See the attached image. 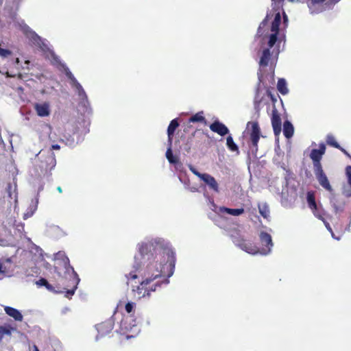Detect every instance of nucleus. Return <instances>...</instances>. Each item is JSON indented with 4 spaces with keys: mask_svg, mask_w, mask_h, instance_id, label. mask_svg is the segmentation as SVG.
<instances>
[{
    "mask_svg": "<svg viewBox=\"0 0 351 351\" xmlns=\"http://www.w3.org/2000/svg\"><path fill=\"white\" fill-rule=\"evenodd\" d=\"M135 306H136V304L134 302H128L125 305V311L128 313H132L134 311Z\"/></svg>",
    "mask_w": 351,
    "mask_h": 351,
    "instance_id": "2f4dec72",
    "label": "nucleus"
},
{
    "mask_svg": "<svg viewBox=\"0 0 351 351\" xmlns=\"http://www.w3.org/2000/svg\"><path fill=\"white\" fill-rule=\"evenodd\" d=\"M259 237L263 247L261 250L258 249V253L260 252L262 254L266 255L270 252L271 248L273 246L271 237L266 232H261Z\"/></svg>",
    "mask_w": 351,
    "mask_h": 351,
    "instance_id": "9d476101",
    "label": "nucleus"
},
{
    "mask_svg": "<svg viewBox=\"0 0 351 351\" xmlns=\"http://www.w3.org/2000/svg\"><path fill=\"white\" fill-rule=\"evenodd\" d=\"M326 152V145L322 143L319 149H313L310 153V158L313 161V169L322 167L321 160Z\"/></svg>",
    "mask_w": 351,
    "mask_h": 351,
    "instance_id": "1a4fd4ad",
    "label": "nucleus"
},
{
    "mask_svg": "<svg viewBox=\"0 0 351 351\" xmlns=\"http://www.w3.org/2000/svg\"><path fill=\"white\" fill-rule=\"evenodd\" d=\"M60 145H58V144H55V145H53L51 146V149H60Z\"/></svg>",
    "mask_w": 351,
    "mask_h": 351,
    "instance_id": "79ce46f5",
    "label": "nucleus"
},
{
    "mask_svg": "<svg viewBox=\"0 0 351 351\" xmlns=\"http://www.w3.org/2000/svg\"><path fill=\"white\" fill-rule=\"evenodd\" d=\"M12 51L9 49H2L0 47V56L3 58L8 57V56L11 55Z\"/></svg>",
    "mask_w": 351,
    "mask_h": 351,
    "instance_id": "72a5a7b5",
    "label": "nucleus"
},
{
    "mask_svg": "<svg viewBox=\"0 0 351 351\" xmlns=\"http://www.w3.org/2000/svg\"><path fill=\"white\" fill-rule=\"evenodd\" d=\"M281 23V16L280 12H278L276 14L274 19L273 20L270 30L271 32V34H270L268 40V46L269 47H273L275 43L277 41L278 35L279 33V26Z\"/></svg>",
    "mask_w": 351,
    "mask_h": 351,
    "instance_id": "6e6552de",
    "label": "nucleus"
},
{
    "mask_svg": "<svg viewBox=\"0 0 351 351\" xmlns=\"http://www.w3.org/2000/svg\"><path fill=\"white\" fill-rule=\"evenodd\" d=\"M4 311L7 315L14 318V320L19 322L23 320V315L19 310L11 306H5Z\"/></svg>",
    "mask_w": 351,
    "mask_h": 351,
    "instance_id": "f3484780",
    "label": "nucleus"
},
{
    "mask_svg": "<svg viewBox=\"0 0 351 351\" xmlns=\"http://www.w3.org/2000/svg\"><path fill=\"white\" fill-rule=\"evenodd\" d=\"M281 23V16L280 12H278L276 14L274 19L273 20L270 30L271 32V34H270L268 40V46L269 47H273L275 43L277 41L278 35L279 33V26Z\"/></svg>",
    "mask_w": 351,
    "mask_h": 351,
    "instance_id": "0eeeda50",
    "label": "nucleus"
},
{
    "mask_svg": "<svg viewBox=\"0 0 351 351\" xmlns=\"http://www.w3.org/2000/svg\"><path fill=\"white\" fill-rule=\"evenodd\" d=\"M201 180H203L213 191L216 193L219 192V184L213 176L208 173H204Z\"/></svg>",
    "mask_w": 351,
    "mask_h": 351,
    "instance_id": "2eb2a0df",
    "label": "nucleus"
},
{
    "mask_svg": "<svg viewBox=\"0 0 351 351\" xmlns=\"http://www.w3.org/2000/svg\"><path fill=\"white\" fill-rule=\"evenodd\" d=\"M190 170L195 175L197 176L198 178H199L200 179L202 178V176L204 175V173H199L198 171H197L195 168H193V167H190Z\"/></svg>",
    "mask_w": 351,
    "mask_h": 351,
    "instance_id": "e433bc0d",
    "label": "nucleus"
},
{
    "mask_svg": "<svg viewBox=\"0 0 351 351\" xmlns=\"http://www.w3.org/2000/svg\"><path fill=\"white\" fill-rule=\"evenodd\" d=\"M314 173L319 184L326 191L331 192L332 191V188L329 182V180L326 173L323 170V168L320 167L318 169H315Z\"/></svg>",
    "mask_w": 351,
    "mask_h": 351,
    "instance_id": "9b49d317",
    "label": "nucleus"
},
{
    "mask_svg": "<svg viewBox=\"0 0 351 351\" xmlns=\"http://www.w3.org/2000/svg\"><path fill=\"white\" fill-rule=\"evenodd\" d=\"M65 265L64 276L59 275L60 278L56 284V293H65V295L70 298L75 293L80 279L74 268L69 265L68 258H66Z\"/></svg>",
    "mask_w": 351,
    "mask_h": 351,
    "instance_id": "f03ea898",
    "label": "nucleus"
},
{
    "mask_svg": "<svg viewBox=\"0 0 351 351\" xmlns=\"http://www.w3.org/2000/svg\"><path fill=\"white\" fill-rule=\"evenodd\" d=\"M17 77H18L19 79H21H21H22V77H23V75H22L21 73H18V74H17Z\"/></svg>",
    "mask_w": 351,
    "mask_h": 351,
    "instance_id": "c03bdc74",
    "label": "nucleus"
},
{
    "mask_svg": "<svg viewBox=\"0 0 351 351\" xmlns=\"http://www.w3.org/2000/svg\"><path fill=\"white\" fill-rule=\"evenodd\" d=\"M284 19H285V21H286L287 19V17L285 14L284 15Z\"/></svg>",
    "mask_w": 351,
    "mask_h": 351,
    "instance_id": "de8ad7c7",
    "label": "nucleus"
},
{
    "mask_svg": "<svg viewBox=\"0 0 351 351\" xmlns=\"http://www.w3.org/2000/svg\"><path fill=\"white\" fill-rule=\"evenodd\" d=\"M138 276H139V274H136V271H132L130 272L129 274H125V278H127L128 281H129L130 280L136 279Z\"/></svg>",
    "mask_w": 351,
    "mask_h": 351,
    "instance_id": "473e14b6",
    "label": "nucleus"
},
{
    "mask_svg": "<svg viewBox=\"0 0 351 351\" xmlns=\"http://www.w3.org/2000/svg\"><path fill=\"white\" fill-rule=\"evenodd\" d=\"M307 202H308V207L312 210L314 215L315 217H317V218L322 219H323L322 216L321 215H319L317 211V204L315 202V195H314L313 193L308 192Z\"/></svg>",
    "mask_w": 351,
    "mask_h": 351,
    "instance_id": "dca6fc26",
    "label": "nucleus"
},
{
    "mask_svg": "<svg viewBox=\"0 0 351 351\" xmlns=\"http://www.w3.org/2000/svg\"><path fill=\"white\" fill-rule=\"evenodd\" d=\"M210 129L219 134L220 136H225L229 132L228 128L222 123L219 121L218 120L215 121L213 123L210 125Z\"/></svg>",
    "mask_w": 351,
    "mask_h": 351,
    "instance_id": "ddd939ff",
    "label": "nucleus"
},
{
    "mask_svg": "<svg viewBox=\"0 0 351 351\" xmlns=\"http://www.w3.org/2000/svg\"><path fill=\"white\" fill-rule=\"evenodd\" d=\"M57 190L60 193L62 192V189L61 186H58Z\"/></svg>",
    "mask_w": 351,
    "mask_h": 351,
    "instance_id": "37998d69",
    "label": "nucleus"
},
{
    "mask_svg": "<svg viewBox=\"0 0 351 351\" xmlns=\"http://www.w3.org/2000/svg\"><path fill=\"white\" fill-rule=\"evenodd\" d=\"M226 145L228 148L232 152H237L239 153V148L231 136H228L226 138Z\"/></svg>",
    "mask_w": 351,
    "mask_h": 351,
    "instance_id": "bb28decb",
    "label": "nucleus"
},
{
    "mask_svg": "<svg viewBox=\"0 0 351 351\" xmlns=\"http://www.w3.org/2000/svg\"><path fill=\"white\" fill-rule=\"evenodd\" d=\"M339 150H341L345 155H346L348 157H350L349 153L343 147L340 146V148H338Z\"/></svg>",
    "mask_w": 351,
    "mask_h": 351,
    "instance_id": "58836bf2",
    "label": "nucleus"
},
{
    "mask_svg": "<svg viewBox=\"0 0 351 351\" xmlns=\"http://www.w3.org/2000/svg\"><path fill=\"white\" fill-rule=\"evenodd\" d=\"M36 284L38 287L44 286L48 291L56 293L57 289L56 287V285L53 286L45 278H40L36 282Z\"/></svg>",
    "mask_w": 351,
    "mask_h": 351,
    "instance_id": "412c9836",
    "label": "nucleus"
},
{
    "mask_svg": "<svg viewBox=\"0 0 351 351\" xmlns=\"http://www.w3.org/2000/svg\"><path fill=\"white\" fill-rule=\"evenodd\" d=\"M271 125L274 134L276 136L279 135L281 132L282 121L280 116L276 108L272 110Z\"/></svg>",
    "mask_w": 351,
    "mask_h": 351,
    "instance_id": "f8f14e48",
    "label": "nucleus"
},
{
    "mask_svg": "<svg viewBox=\"0 0 351 351\" xmlns=\"http://www.w3.org/2000/svg\"><path fill=\"white\" fill-rule=\"evenodd\" d=\"M258 208L261 215L265 219H268L269 217V208L268 205L266 203L262 204H258Z\"/></svg>",
    "mask_w": 351,
    "mask_h": 351,
    "instance_id": "a878e982",
    "label": "nucleus"
},
{
    "mask_svg": "<svg viewBox=\"0 0 351 351\" xmlns=\"http://www.w3.org/2000/svg\"><path fill=\"white\" fill-rule=\"evenodd\" d=\"M112 329V325L110 322H103L97 326V330L101 335L108 333Z\"/></svg>",
    "mask_w": 351,
    "mask_h": 351,
    "instance_id": "4be33fe9",
    "label": "nucleus"
},
{
    "mask_svg": "<svg viewBox=\"0 0 351 351\" xmlns=\"http://www.w3.org/2000/svg\"><path fill=\"white\" fill-rule=\"evenodd\" d=\"M245 133L248 136V147L251 149L252 153L256 154L258 149V144L262 136L258 121L247 122Z\"/></svg>",
    "mask_w": 351,
    "mask_h": 351,
    "instance_id": "7ed1b4c3",
    "label": "nucleus"
},
{
    "mask_svg": "<svg viewBox=\"0 0 351 351\" xmlns=\"http://www.w3.org/2000/svg\"><path fill=\"white\" fill-rule=\"evenodd\" d=\"M221 210L233 216H239L244 213L243 208H229L223 207L221 208Z\"/></svg>",
    "mask_w": 351,
    "mask_h": 351,
    "instance_id": "393cba45",
    "label": "nucleus"
},
{
    "mask_svg": "<svg viewBox=\"0 0 351 351\" xmlns=\"http://www.w3.org/2000/svg\"><path fill=\"white\" fill-rule=\"evenodd\" d=\"M178 126H179V123L176 119H173L170 122V123L168 126V128H167V135H168L169 141L170 142L171 141L172 137L174 134V132Z\"/></svg>",
    "mask_w": 351,
    "mask_h": 351,
    "instance_id": "aec40b11",
    "label": "nucleus"
},
{
    "mask_svg": "<svg viewBox=\"0 0 351 351\" xmlns=\"http://www.w3.org/2000/svg\"><path fill=\"white\" fill-rule=\"evenodd\" d=\"M64 73L66 76L71 81V86L75 88L79 98L81 99L82 102L85 104V102L88 101V97L86 95V92L84 91L82 85L77 82L76 78L74 77L73 73L71 72L67 66H64Z\"/></svg>",
    "mask_w": 351,
    "mask_h": 351,
    "instance_id": "39448f33",
    "label": "nucleus"
},
{
    "mask_svg": "<svg viewBox=\"0 0 351 351\" xmlns=\"http://www.w3.org/2000/svg\"><path fill=\"white\" fill-rule=\"evenodd\" d=\"M48 161L49 162V165H51L49 170L51 171L55 166H56V159L53 156V154H52L48 158Z\"/></svg>",
    "mask_w": 351,
    "mask_h": 351,
    "instance_id": "f704fd0d",
    "label": "nucleus"
},
{
    "mask_svg": "<svg viewBox=\"0 0 351 351\" xmlns=\"http://www.w3.org/2000/svg\"><path fill=\"white\" fill-rule=\"evenodd\" d=\"M12 330H14L13 328L9 326H0V336H3L4 335L11 336Z\"/></svg>",
    "mask_w": 351,
    "mask_h": 351,
    "instance_id": "c756f323",
    "label": "nucleus"
},
{
    "mask_svg": "<svg viewBox=\"0 0 351 351\" xmlns=\"http://www.w3.org/2000/svg\"><path fill=\"white\" fill-rule=\"evenodd\" d=\"M261 102V99L258 98V94L256 95L254 99V106L255 108H258L260 106V104Z\"/></svg>",
    "mask_w": 351,
    "mask_h": 351,
    "instance_id": "4c0bfd02",
    "label": "nucleus"
},
{
    "mask_svg": "<svg viewBox=\"0 0 351 351\" xmlns=\"http://www.w3.org/2000/svg\"><path fill=\"white\" fill-rule=\"evenodd\" d=\"M34 108L39 117H47L50 114V106L47 102L43 104L36 103L34 105Z\"/></svg>",
    "mask_w": 351,
    "mask_h": 351,
    "instance_id": "4468645a",
    "label": "nucleus"
},
{
    "mask_svg": "<svg viewBox=\"0 0 351 351\" xmlns=\"http://www.w3.org/2000/svg\"><path fill=\"white\" fill-rule=\"evenodd\" d=\"M5 76L7 77H14L16 76V75H12L11 73H10L8 71H7L5 73Z\"/></svg>",
    "mask_w": 351,
    "mask_h": 351,
    "instance_id": "a19ab883",
    "label": "nucleus"
},
{
    "mask_svg": "<svg viewBox=\"0 0 351 351\" xmlns=\"http://www.w3.org/2000/svg\"><path fill=\"white\" fill-rule=\"evenodd\" d=\"M166 157L169 162L171 164H176L178 162V160L176 158H175L173 155L171 147L168 148V149L166 152Z\"/></svg>",
    "mask_w": 351,
    "mask_h": 351,
    "instance_id": "7c9ffc66",
    "label": "nucleus"
},
{
    "mask_svg": "<svg viewBox=\"0 0 351 351\" xmlns=\"http://www.w3.org/2000/svg\"><path fill=\"white\" fill-rule=\"evenodd\" d=\"M138 251L145 260L143 267L138 270L143 280L138 285L132 287V291L140 300L149 298L162 284L169 282L168 278L175 270L176 256L172 250L163 247L156 241L142 243Z\"/></svg>",
    "mask_w": 351,
    "mask_h": 351,
    "instance_id": "f257e3e1",
    "label": "nucleus"
},
{
    "mask_svg": "<svg viewBox=\"0 0 351 351\" xmlns=\"http://www.w3.org/2000/svg\"><path fill=\"white\" fill-rule=\"evenodd\" d=\"M277 88L278 90L283 95L288 93L289 90L287 86L286 80L283 78H280L278 80L277 83Z\"/></svg>",
    "mask_w": 351,
    "mask_h": 351,
    "instance_id": "b1692460",
    "label": "nucleus"
},
{
    "mask_svg": "<svg viewBox=\"0 0 351 351\" xmlns=\"http://www.w3.org/2000/svg\"><path fill=\"white\" fill-rule=\"evenodd\" d=\"M33 351H39L38 347L36 346H34V350Z\"/></svg>",
    "mask_w": 351,
    "mask_h": 351,
    "instance_id": "a18cd8bd",
    "label": "nucleus"
},
{
    "mask_svg": "<svg viewBox=\"0 0 351 351\" xmlns=\"http://www.w3.org/2000/svg\"><path fill=\"white\" fill-rule=\"evenodd\" d=\"M281 23V16L280 12H278L276 14L274 19L273 20L270 30L271 32V34H270L268 40V46L269 47H273L275 43L277 41L278 35L279 33V26Z\"/></svg>",
    "mask_w": 351,
    "mask_h": 351,
    "instance_id": "423d86ee",
    "label": "nucleus"
},
{
    "mask_svg": "<svg viewBox=\"0 0 351 351\" xmlns=\"http://www.w3.org/2000/svg\"><path fill=\"white\" fill-rule=\"evenodd\" d=\"M270 48L263 49L260 58L259 64L262 66H267L271 58Z\"/></svg>",
    "mask_w": 351,
    "mask_h": 351,
    "instance_id": "a211bd4d",
    "label": "nucleus"
},
{
    "mask_svg": "<svg viewBox=\"0 0 351 351\" xmlns=\"http://www.w3.org/2000/svg\"><path fill=\"white\" fill-rule=\"evenodd\" d=\"M189 123H206V119L204 116V112L200 111L195 114L194 115L191 116L190 119H189Z\"/></svg>",
    "mask_w": 351,
    "mask_h": 351,
    "instance_id": "5701e85b",
    "label": "nucleus"
},
{
    "mask_svg": "<svg viewBox=\"0 0 351 351\" xmlns=\"http://www.w3.org/2000/svg\"><path fill=\"white\" fill-rule=\"evenodd\" d=\"M268 18L269 16L267 15L265 19L261 23L258 29V34H259V36H263L264 34L265 29L266 28L268 24Z\"/></svg>",
    "mask_w": 351,
    "mask_h": 351,
    "instance_id": "cd10ccee",
    "label": "nucleus"
},
{
    "mask_svg": "<svg viewBox=\"0 0 351 351\" xmlns=\"http://www.w3.org/2000/svg\"><path fill=\"white\" fill-rule=\"evenodd\" d=\"M2 336H0V342L2 341Z\"/></svg>",
    "mask_w": 351,
    "mask_h": 351,
    "instance_id": "09e8293b",
    "label": "nucleus"
},
{
    "mask_svg": "<svg viewBox=\"0 0 351 351\" xmlns=\"http://www.w3.org/2000/svg\"><path fill=\"white\" fill-rule=\"evenodd\" d=\"M8 241L5 239H0V245L5 246L7 245Z\"/></svg>",
    "mask_w": 351,
    "mask_h": 351,
    "instance_id": "ea45409f",
    "label": "nucleus"
},
{
    "mask_svg": "<svg viewBox=\"0 0 351 351\" xmlns=\"http://www.w3.org/2000/svg\"><path fill=\"white\" fill-rule=\"evenodd\" d=\"M326 228H328V229L331 231V228H330L329 224L326 225Z\"/></svg>",
    "mask_w": 351,
    "mask_h": 351,
    "instance_id": "49530a36",
    "label": "nucleus"
},
{
    "mask_svg": "<svg viewBox=\"0 0 351 351\" xmlns=\"http://www.w3.org/2000/svg\"><path fill=\"white\" fill-rule=\"evenodd\" d=\"M7 267L5 266V264L0 260V274L5 275L7 274Z\"/></svg>",
    "mask_w": 351,
    "mask_h": 351,
    "instance_id": "c9c22d12",
    "label": "nucleus"
},
{
    "mask_svg": "<svg viewBox=\"0 0 351 351\" xmlns=\"http://www.w3.org/2000/svg\"><path fill=\"white\" fill-rule=\"evenodd\" d=\"M294 128L291 123L289 121H285L283 125V134L287 138H290L293 136Z\"/></svg>",
    "mask_w": 351,
    "mask_h": 351,
    "instance_id": "6ab92c4d",
    "label": "nucleus"
},
{
    "mask_svg": "<svg viewBox=\"0 0 351 351\" xmlns=\"http://www.w3.org/2000/svg\"><path fill=\"white\" fill-rule=\"evenodd\" d=\"M229 236L234 245L242 250L252 254H256L258 253V247L252 242L244 239L238 228L231 230L230 231Z\"/></svg>",
    "mask_w": 351,
    "mask_h": 351,
    "instance_id": "20e7f679",
    "label": "nucleus"
},
{
    "mask_svg": "<svg viewBox=\"0 0 351 351\" xmlns=\"http://www.w3.org/2000/svg\"><path fill=\"white\" fill-rule=\"evenodd\" d=\"M326 143L333 147L340 148V145L337 142L332 135H328L326 137Z\"/></svg>",
    "mask_w": 351,
    "mask_h": 351,
    "instance_id": "c85d7f7f",
    "label": "nucleus"
}]
</instances>
